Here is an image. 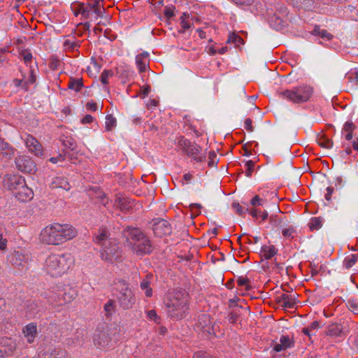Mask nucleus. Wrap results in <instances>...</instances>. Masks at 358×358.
Listing matches in <instances>:
<instances>
[{"label": "nucleus", "instance_id": "obj_1", "mask_svg": "<svg viewBox=\"0 0 358 358\" xmlns=\"http://www.w3.org/2000/svg\"><path fill=\"white\" fill-rule=\"evenodd\" d=\"M76 229L71 224L54 222L41 231L40 241L46 245H60L77 236Z\"/></svg>", "mask_w": 358, "mask_h": 358}, {"label": "nucleus", "instance_id": "obj_2", "mask_svg": "<svg viewBox=\"0 0 358 358\" xmlns=\"http://www.w3.org/2000/svg\"><path fill=\"white\" fill-rule=\"evenodd\" d=\"M74 265V258L70 253L51 254L43 263V270L48 275L57 278L66 273Z\"/></svg>", "mask_w": 358, "mask_h": 358}, {"label": "nucleus", "instance_id": "obj_3", "mask_svg": "<svg viewBox=\"0 0 358 358\" xmlns=\"http://www.w3.org/2000/svg\"><path fill=\"white\" fill-rule=\"evenodd\" d=\"M188 294L185 291L178 290L169 293L165 306L169 315L175 319H182L188 310Z\"/></svg>", "mask_w": 358, "mask_h": 358}, {"label": "nucleus", "instance_id": "obj_4", "mask_svg": "<svg viewBox=\"0 0 358 358\" xmlns=\"http://www.w3.org/2000/svg\"><path fill=\"white\" fill-rule=\"evenodd\" d=\"M128 246L137 255H143L150 252V241L138 229L129 228L124 231Z\"/></svg>", "mask_w": 358, "mask_h": 358}, {"label": "nucleus", "instance_id": "obj_5", "mask_svg": "<svg viewBox=\"0 0 358 358\" xmlns=\"http://www.w3.org/2000/svg\"><path fill=\"white\" fill-rule=\"evenodd\" d=\"M278 94L280 98L293 103H302L310 99L313 89L308 85H301L280 91Z\"/></svg>", "mask_w": 358, "mask_h": 358}, {"label": "nucleus", "instance_id": "obj_6", "mask_svg": "<svg viewBox=\"0 0 358 358\" xmlns=\"http://www.w3.org/2000/svg\"><path fill=\"white\" fill-rule=\"evenodd\" d=\"M121 328L116 326L108 331H97L93 336V343L98 348L103 349L113 346V340L115 343L121 336Z\"/></svg>", "mask_w": 358, "mask_h": 358}, {"label": "nucleus", "instance_id": "obj_7", "mask_svg": "<svg viewBox=\"0 0 358 358\" xmlns=\"http://www.w3.org/2000/svg\"><path fill=\"white\" fill-rule=\"evenodd\" d=\"M177 147L182 153L196 162H202L206 159L201 147L190 142L189 140L185 138L183 136H180L178 138Z\"/></svg>", "mask_w": 358, "mask_h": 358}, {"label": "nucleus", "instance_id": "obj_8", "mask_svg": "<svg viewBox=\"0 0 358 358\" xmlns=\"http://www.w3.org/2000/svg\"><path fill=\"white\" fill-rule=\"evenodd\" d=\"M101 259L110 264L115 263L120 260L121 251L119 246L114 242L108 241L101 250Z\"/></svg>", "mask_w": 358, "mask_h": 358}, {"label": "nucleus", "instance_id": "obj_9", "mask_svg": "<svg viewBox=\"0 0 358 358\" xmlns=\"http://www.w3.org/2000/svg\"><path fill=\"white\" fill-rule=\"evenodd\" d=\"M119 294L117 298L124 308H129L134 303V298L131 289L124 283L117 285Z\"/></svg>", "mask_w": 358, "mask_h": 358}, {"label": "nucleus", "instance_id": "obj_10", "mask_svg": "<svg viewBox=\"0 0 358 358\" xmlns=\"http://www.w3.org/2000/svg\"><path fill=\"white\" fill-rule=\"evenodd\" d=\"M17 169L25 173H34L36 171L35 162L28 156L20 155L15 158Z\"/></svg>", "mask_w": 358, "mask_h": 358}, {"label": "nucleus", "instance_id": "obj_11", "mask_svg": "<svg viewBox=\"0 0 358 358\" xmlns=\"http://www.w3.org/2000/svg\"><path fill=\"white\" fill-rule=\"evenodd\" d=\"M24 181V179L22 176L12 173L5 175L3 179L4 188L15 192L20 186L23 185Z\"/></svg>", "mask_w": 358, "mask_h": 358}, {"label": "nucleus", "instance_id": "obj_12", "mask_svg": "<svg viewBox=\"0 0 358 358\" xmlns=\"http://www.w3.org/2000/svg\"><path fill=\"white\" fill-rule=\"evenodd\" d=\"M24 141L30 152L34 154L36 156L43 155V146L34 136L27 134L25 136Z\"/></svg>", "mask_w": 358, "mask_h": 358}, {"label": "nucleus", "instance_id": "obj_13", "mask_svg": "<svg viewBox=\"0 0 358 358\" xmlns=\"http://www.w3.org/2000/svg\"><path fill=\"white\" fill-rule=\"evenodd\" d=\"M134 206V201L122 194H117L114 201V207L122 212L131 210Z\"/></svg>", "mask_w": 358, "mask_h": 358}, {"label": "nucleus", "instance_id": "obj_14", "mask_svg": "<svg viewBox=\"0 0 358 358\" xmlns=\"http://www.w3.org/2000/svg\"><path fill=\"white\" fill-rule=\"evenodd\" d=\"M152 229L154 234L159 237L170 234L171 232V225L168 221L163 219L155 221Z\"/></svg>", "mask_w": 358, "mask_h": 358}, {"label": "nucleus", "instance_id": "obj_15", "mask_svg": "<svg viewBox=\"0 0 358 358\" xmlns=\"http://www.w3.org/2000/svg\"><path fill=\"white\" fill-rule=\"evenodd\" d=\"M15 194V196L22 201L31 199L34 195L32 189L26 185L24 181L23 182V185L20 186Z\"/></svg>", "mask_w": 358, "mask_h": 358}, {"label": "nucleus", "instance_id": "obj_16", "mask_svg": "<svg viewBox=\"0 0 358 358\" xmlns=\"http://www.w3.org/2000/svg\"><path fill=\"white\" fill-rule=\"evenodd\" d=\"M22 333L29 343H32L37 336V325L36 323L31 322L26 325Z\"/></svg>", "mask_w": 358, "mask_h": 358}, {"label": "nucleus", "instance_id": "obj_17", "mask_svg": "<svg viewBox=\"0 0 358 358\" xmlns=\"http://www.w3.org/2000/svg\"><path fill=\"white\" fill-rule=\"evenodd\" d=\"M277 301L284 308H292L295 304V296L293 294H282L278 296Z\"/></svg>", "mask_w": 358, "mask_h": 358}, {"label": "nucleus", "instance_id": "obj_18", "mask_svg": "<svg viewBox=\"0 0 358 358\" xmlns=\"http://www.w3.org/2000/svg\"><path fill=\"white\" fill-rule=\"evenodd\" d=\"M293 345L292 338L288 336H282L280 338V343H276L273 349L276 352L284 351L288 348H290Z\"/></svg>", "mask_w": 358, "mask_h": 358}, {"label": "nucleus", "instance_id": "obj_19", "mask_svg": "<svg viewBox=\"0 0 358 358\" xmlns=\"http://www.w3.org/2000/svg\"><path fill=\"white\" fill-rule=\"evenodd\" d=\"M50 186L52 189L61 188L66 191L69 190L71 188L67 179L63 176H57L52 178Z\"/></svg>", "mask_w": 358, "mask_h": 358}, {"label": "nucleus", "instance_id": "obj_20", "mask_svg": "<svg viewBox=\"0 0 358 358\" xmlns=\"http://www.w3.org/2000/svg\"><path fill=\"white\" fill-rule=\"evenodd\" d=\"M277 253L275 247L273 245H264L260 250V255L266 259H270Z\"/></svg>", "mask_w": 358, "mask_h": 358}, {"label": "nucleus", "instance_id": "obj_21", "mask_svg": "<svg viewBox=\"0 0 358 358\" xmlns=\"http://www.w3.org/2000/svg\"><path fill=\"white\" fill-rule=\"evenodd\" d=\"M148 62L149 59L147 53L140 54L136 57V64L140 72H144L146 71Z\"/></svg>", "mask_w": 358, "mask_h": 358}, {"label": "nucleus", "instance_id": "obj_22", "mask_svg": "<svg viewBox=\"0 0 358 358\" xmlns=\"http://www.w3.org/2000/svg\"><path fill=\"white\" fill-rule=\"evenodd\" d=\"M355 128L356 127L352 121H347L342 129V135L346 140L350 141L352 138V132Z\"/></svg>", "mask_w": 358, "mask_h": 358}, {"label": "nucleus", "instance_id": "obj_23", "mask_svg": "<svg viewBox=\"0 0 358 358\" xmlns=\"http://www.w3.org/2000/svg\"><path fill=\"white\" fill-rule=\"evenodd\" d=\"M108 231L106 229H100L98 234L94 238V241L96 243L101 244L102 247H105L108 244V241H111V240H108Z\"/></svg>", "mask_w": 358, "mask_h": 358}, {"label": "nucleus", "instance_id": "obj_24", "mask_svg": "<svg viewBox=\"0 0 358 358\" xmlns=\"http://www.w3.org/2000/svg\"><path fill=\"white\" fill-rule=\"evenodd\" d=\"M66 351L62 349H54L51 352H45L40 358H65Z\"/></svg>", "mask_w": 358, "mask_h": 358}, {"label": "nucleus", "instance_id": "obj_25", "mask_svg": "<svg viewBox=\"0 0 358 358\" xmlns=\"http://www.w3.org/2000/svg\"><path fill=\"white\" fill-rule=\"evenodd\" d=\"M0 153L7 157H10L13 154V148L2 138H0Z\"/></svg>", "mask_w": 358, "mask_h": 358}, {"label": "nucleus", "instance_id": "obj_26", "mask_svg": "<svg viewBox=\"0 0 358 358\" xmlns=\"http://www.w3.org/2000/svg\"><path fill=\"white\" fill-rule=\"evenodd\" d=\"M180 26L183 31L189 29L192 25V18L190 17L188 13H183L180 17Z\"/></svg>", "mask_w": 358, "mask_h": 358}, {"label": "nucleus", "instance_id": "obj_27", "mask_svg": "<svg viewBox=\"0 0 358 358\" xmlns=\"http://www.w3.org/2000/svg\"><path fill=\"white\" fill-rule=\"evenodd\" d=\"M358 261V254H351L345 257L343 266L345 268L349 269L352 267Z\"/></svg>", "mask_w": 358, "mask_h": 358}, {"label": "nucleus", "instance_id": "obj_28", "mask_svg": "<svg viewBox=\"0 0 358 358\" xmlns=\"http://www.w3.org/2000/svg\"><path fill=\"white\" fill-rule=\"evenodd\" d=\"M24 260V255L19 251L13 252L9 257V261L13 265H21Z\"/></svg>", "mask_w": 358, "mask_h": 358}, {"label": "nucleus", "instance_id": "obj_29", "mask_svg": "<svg viewBox=\"0 0 358 358\" xmlns=\"http://www.w3.org/2000/svg\"><path fill=\"white\" fill-rule=\"evenodd\" d=\"M247 210L249 211L250 214L253 217L257 218L258 217H260L262 220H265L268 217V213L266 210L262 211L257 208H250L247 209Z\"/></svg>", "mask_w": 358, "mask_h": 358}, {"label": "nucleus", "instance_id": "obj_30", "mask_svg": "<svg viewBox=\"0 0 358 358\" xmlns=\"http://www.w3.org/2000/svg\"><path fill=\"white\" fill-rule=\"evenodd\" d=\"M267 203V200L260 197L259 195H255L250 201V204L253 206L252 208H257L258 206H264Z\"/></svg>", "mask_w": 358, "mask_h": 358}, {"label": "nucleus", "instance_id": "obj_31", "mask_svg": "<svg viewBox=\"0 0 358 358\" xmlns=\"http://www.w3.org/2000/svg\"><path fill=\"white\" fill-rule=\"evenodd\" d=\"M346 305L350 310L354 313H358V299L355 297L348 299Z\"/></svg>", "mask_w": 358, "mask_h": 358}, {"label": "nucleus", "instance_id": "obj_32", "mask_svg": "<svg viewBox=\"0 0 358 358\" xmlns=\"http://www.w3.org/2000/svg\"><path fill=\"white\" fill-rule=\"evenodd\" d=\"M150 282L148 276L141 282V288L145 290V294L148 297H150L152 294V289L150 287Z\"/></svg>", "mask_w": 358, "mask_h": 358}, {"label": "nucleus", "instance_id": "obj_33", "mask_svg": "<svg viewBox=\"0 0 358 358\" xmlns=\"http://www.w3.org/2000/svg\"><path fill=\"white\" fill-rule=\"evenodd\" d=\"M317 143L319 145L326 149H329L333 146L332 141L325 136L318 138Z\"/></svg>", "mask_w": 358, "mask_h": 358}, {"label": "nucleus", "instance_id": "obj_34", "mask_svg": "<svg viewBox=\"0 0 358 358\" xmlns=\"http://www.w3.org/2000/svg\"><path fill=\"white\" fill-rule=\"evenodd\" d=\"M313 34H315V35H318L319 36H320L321 38H324V39H327V40H330L332 38V35L329 33H328L326 30L324 29H321L320 27H315L313 29Z\"/></svg>", "mask_w": 358, "mask_h": 358}, {"label": "nucleus", "instance_id": "obj_35", "mask_svg": "<svg viewBox=\"0 0 358 358\" xmlns=\"http://www.w3.org/2000/svg\"><path fill=\"white\" fill-rule=\"evenodd\" d=\"M82 79H71L69 83V87L76 92H78L83 87Z\"/></svg>", "mask_w": 358, "mask_h": 358}, {"label": "nucleus", "instance_id": "obj_36", "mask_svg": "<svg viewBox=\"0 0 358 358\" xmlns=\"http://www.w3.org/2000/svg\"><path fill=\"white\" fill-rule=\"evenodd\" d=\"M341 333V329L338 325L332 324L329 326L327 334L329 336H338Z\"/></svg>", "mask_w": 358, "mask_h": 358}, {"label": "nucleus", "instance_id": "obj_37", "mask_svg": "<svg viewBox=\"0 0 358 358\" xmlns=\"http://www.w3.org/2000/svg\"><path fill=\"white\" fill-rule=\"evenodd\" d=\"M228 43H234L235 46L238 47L240 44H243V40L237 34H231L227 39Z\"/></svg>", "mask_w": 358, "mask_h": 358}, {"label": "nucleus", "instance_id": "obj_38", "mask_svg": "<svg viewBox=\"0 0 358 358\" xmlns=\"http://www.w3.org/2000/svg\"><path fill=\"white\" fill-rule=\"evenodd\" d=\"M106 129L107 131L112 130L116 126V119L111 115L106 117Z\"/></svg>", "mask_w": 358, "mask_h": 358}, {"label": "nucleus", "instance_id": "obj_39", "mask_svg": "<svg viewBox=\"0 0 358 358\" xmlns=\"http://www.w3.org/2000/svg\"><path fill=\"white\" fill-rule=\"evenodd\" d=\"M64 48L68 50H73L78 47V43L75 39H65L63 43Z\"/></svg>", "mask_w": 358, "mask_h": 358}, {"label": "nucleus", "instance_id": "obj_40", "mask_svg": "<svg viewBox=\"0 0 358 358\" xmlns=\"http://www.w3.org/2000/svg\"><path fill=\"white\" fill-rule=\"evenodd\" d=\"M236 282L238 286L245 287L246 290H249L251 288L250 280L246 277L240 276L238 278Z\"/></svg>", "mask_w": 358, "mask_h": 358}, {"label": "nucleus", "instance_id": "obj_41", "mask_svg": "<svg viewBox=\"0 0 358 358\" xmlns=\"http://www.w3.org/2000/svg\"><path fill=\"white\" fill-rule=\"evenodd\" d=\"M104 8H95L93 9V13L91 14V20L98 21L99 19L102 18Z\"/></svg>", "mask_w": 358, "mask_h": 358}, {"label": "nucleus", "instance_id": "obj_42", "mask_svg": "<svg viewBox=\"0 0 358 358\" xmlns=\"http://www.w3.org/2000/svg\"><path fill=\"white\" fill-rule=\"evenodd\" d=\"M113 73L111 70H104L101 75V81L103 84L108 83L109 78L112 77Z\"/></svg>", "mask_w": 358, "mask_h": 358}, {"label": "nucleus", "instance_id": "obj_43", "mask_svg": "<svg viewBox=\"0 0 358 358\" xmlns=\"http://www.w3.org/2000/svg\"><path fill=\"white\" fill-rule=\"evenodd\" d=\"M245 176L247 177H250L253 173L254 167H255V162L252 160H249L245 162Z\"/></svg>", "mask_w": 358, "mask_h": 358}, {"label": "nucleus", "instance_id": "obj_44", "mask_svg": "<svg viewBox=\"0 0 358 358\" xmlns=\"http://www.w3.org/2000/svg\"><path fill=\"white\" fill-rule=\"evenodd\" d=\"M84 8V3L80 2H75L71 5V8L74 12L75 15H82V8Z\"/></svg>", "mask_w": 358, "mask_h": 358}, {"label": "nucleus", "instance_id": "obj_45", "mask_svg": "<svg viewBox=\"0 0 358 358\" xmlns=\"http://www.w3.org/2000/svg\"><path fill=\"white\" fill-rule=\"evenodd\" d=\"M82 17L83 19H90L91 14L93 13V9H90V5L84 3V8H82Z\"/></svg>", "mask_w": 358, "mask_h": 358}, {"label": "nucleus", "instance_id": "obj_46", "mask_svg": "<svg viewBox=\"0 0 358 358\" xmlns=\"http://www.w3.org/2000/svg\"><path fill=\"white\" fill-rule=\"evenodd\" d=\"M217 163V155L214 151H211L208 154V166L213 167Z\"/></svg>", "mask_w": 358, "mask_h": 358}, {"label": "nucleus", "instance_id": "obj_47", "mask_svg": "<svg viewBox=\"0 0 358 358\" xmlns=\"http://www.w3.org/2000/svg\"><path fill=\"white\" fill-rule=\"evenodd\" d=\"M322 227V221L319 217H313L310 222V229H319Z\"/></svg>", "mask_w": 358, "mask_h": 358}, {"label": "nucleus", "instance_id": "obj_48", "mask_svg": "<svg viewBox=\"0 0 358 358\" xmlns=\"http://www.w3.org/2000/svg\"><path fill=\"white\" fill-rule=\"evenodd\" d=\"M95 196L100 200V202L103 205L106 206L108 203V200L106 197V194L101 190H96L94 192Z\"/></svg>", "mask_w": 358, "mask_h": 358}, {"label": "nucleus", "instance_id": "obj_49", "mask_svg": "<svg viewBox=\"0 0 358 358\" xmlns=\"http://www.w3.org/2000/svg\"><path fill=\"white\" fill-rule=\"evenodd\" d=\"M295 233V230L293 227L289 226L287 228H285L282 229V234L284 237L287 238H292L294 236V234Z\"/></svg>", "mask_w": 358, "mask_h": 358}, {"label": "nucleus", "instance_id": "obj_50", "mask_svg": "<svg viewBox=\"0 0 358 358\" xmlns=\"http://www.w3.org/2000/svg\"><path fill=\"white\" fill-rule=\"evenodd\" d=\"M36 81V76L34 74V71L31 69L29 71V78L27 79L25 78L24 80V89L27 90V87L30 84L34 83Z\"/></svg>", "mask_w": 358, "mask_h": 358}, {"label": "nucleus", "instance_id": "obj_51", "mask_svg": "<svg viewBox=\"0 0 358 358\" xmlns=\"http://www.w3.org/2000/svg\"><path fill=\"white\" fill-rule=\"evenodd\" d=\"M100 68H101L100 65L95 60H92L90 66L87 67V71L90 73H92L93 71H94L95 73H97L99 71Z\"/></svg>", "mask_w": 358, "mask_h": 358}, {"label": "nucleus", "instance_id": "obj_52", "mask_svg": "<svg viewBox=\"0 0 358 358\" xmlns=\"http://www.w3.org/2000/svg\"><path fill=\"white\" fill-rule=\"evenodd\" d=\"M74 296L73 294L71 293V292H65L63 296V300L62 301L59 300L58 302H59L60 305H63L65 303H68L71 302L73 299Z\"/></svg>", "mask_w": 358, "mask_h": 358}, {"label": "nucleus", "instance_id": "obj_53", "mask_svg": "<svg viewBox=\"0 0 358 358\" xmlns=\"http://www.w3.org/2000/svg\"><path fill=\"white\" fill-rule=\"evenodd\" d=\"M20 57L23 59L26 64H29L32 59V55L27 50H23L20 53Z\"/></svg>", "mask_w": 358, "mask_h": 358}, {"label": "nucleus", "instance_id": "obj_54", "mask_svg": "<svg viewBox=\"0 0 358 358\" xmlns=\"http://www.w3.org/2000/svg\"><path fill=\"white\" fill-rule=\"evenodd\" d=\"M102 1L103 0H89L87 3L90 5V9H94L95 8H102Z\"/></svg>", "mask_w": 358, "mask_h": 358}, {"label": "nucleus", "instance_id": "obj_55", "mask_svg": "<svg viewBox=\"0 0 358 358\" xmlns=\"http://www.w3.org/2000/svg\"><path fill=\"white\" fill-rule=\"evenodd\" d=\"M147 316L150 320H153L156 322H158V321H157L158 317H157V313L155 310H148L147 312Z\"/></svg>", "mask_w": 358, "mask_h": 358}, {"label": "nucleus", "instance_id": "obj_56", "mask_svg": "<svg viewBox=\"0 0 358 358\" xmlns=\"http://www.w3.org/2000/svg\"><path fill=\"white\" fill-rule=\"evenodd\" d=\"M244 128L249 132L253 131L252 121L250 118H247L244 122Z\"/></svg>", "mask_w": 358, "mask_h": 358}, {"label": "nucleus", "instance_id": "obj_57", "mask_svg": "<svg viewBox=\"0 0 358 358\" xmlns=\"http://www.w3.org/2000/svg\"><path fill=\"white\" fill-rule=\"evenodd\" d=\"M164 15L168 19L172 17L174 15V7H166Z\"/></svg>", "mask_w": 358, "mask_h": 358}, {"label": "nucleus", "instance_id": "obj_58", "mask_svg": "<svg viewBox=\"0 0 358 358\" xmlns=\"http://www.w3.org/2000/svg\"><path fill=\"white\" fill-rule=\"evenodd\" d=\"M114 308L113 301H109L104 306V310L107 314H110Z\"/></svg>", "mask_w": 358, "mask_h": 358}, {"label": "nucleus", "instance_id": "obj_59", "mask_svg": "<svg viewBox=\"0 0 358 358\" xmlns=\"http://www.w3.org/2000/svg\"><path fill=\"white\" fill-rule=\"evenodd\" d=\"M232 207L239 215H242L245 212L244 208L238 203H234Z\"/></svg>", "mask_w": 358, "mask_h": 358}, {"label": "nucleus", "instance_id": "obj_60", "mask_svg": "<svg viewBox=\"0 0 358 358\" xmlns=\"http://www.w3.org/2000/svg\"><path fill=\"white\" fill-rule=\"evenodd\" d=\"M93 120L94 117L91 115H86L85 116L83 117V118H82L81 123L83 124H90L92 122Z\"/></svg>", "mask_w": 358, "mask_h": 358}, {"label": "nucleus", "instance_id": "obj_61", "mask_svg": "<svg viewBox=\"0 0 358 358\" xmlns=\"http://www.w3.org/2000/svg\"><path fill=\"white\" fill-rule=\"evenodd\" d=\"M64 160V157L62 155H59L57 157H50L49 161L52 164H57V162H62Z\"/></svg>", "mask_w": 358, "mask_h": 358}, {"label": "nucleus", "instance_id": "obj_62", "mask_svg": "<svg viewBox=\"0 0 358 358\" xmlns=\"http://www.w3.org/2000/svg\"><path fill=\"white\" fill-rule=\"evenodd\" d=\"M7 247V239L0 234V250H3Z\"/></svg>", "mask_w": 358, "mask_h": 358}, {"label": "nucleus", "instance_id": "obj_63", "mask_svg": "<svg viewBox=\"0 0 358 358\" xmlns=\"http://www.w3.org/2000/svg\"><path fill=\"white\" fill-rule=\"evenodd\" d=\"M86 108L91 111H96L97 110V105L94 102H88L86 104Z\"/></svg>", "mask_w": 358, "mask_h": 358}, {"label": "nucleus", "instance_id": "obj_64", "mask_svg": "<svg viewBox=\"0 0 358 358\" xmlns=\"http://www.w3.org/2000/svg\"><path fill=\"white\" fill-rule=\"evenodd\" d=\"M351 342L352 347L358 350V334L353 337H351Z\"/></svg>", "mask_w": 358, "mask_h": 358}]
</instances>
